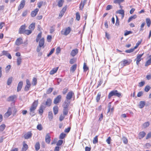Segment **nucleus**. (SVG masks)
Returning <instances> with one entry per match:
<instances>
[{"instance_id": "1", "label": "nucleus", "mask_w": 151, "mask_h": 151, "mask_svg": "<svg viewBox=\"0 0 151 151\" xmlns=\"http://www.w3.org/2000/svg\"><path fill=\"white\" fill-rule=\"evenodd\" d=\"M38 100L35 101L32 104L30 109V114L32 116L35 115V111L38 104Z\"/></svg>"}, {"instance_id": "2", "label": "nucleus", "mask_w": 151, "mask_h": 151, "mask_svg": "<svg viewBox=\"0 0 151 151\" xmlns=\"http://www.w3.org/2000/svg\"><path fill=\"white\" fill-rule=\"evenodd\" d=\"M113 96H116L118 97H120L121 96V94L118 93L116 90H113L109 93L108 96V98L110 99L111 97Z\"/></svg>"}, {"instance_id": "3", "label": "nucleus", "mask_w": 151, "mask_h": 151, "mask_svg": "<svg viewBox=\"0 0 151 151\" xmlns=\"http://www.w3.org/2000/svg\"><path fill=\"white\" fill-rule=\"evenodd\" d=\"M52 103V100L50 98H48L46 101H44L42 105L43 106L45 107L46 108L47 107L50 106Z\"/></svg>"}, {"instance_id": "4", "label": "nucleus", "mask_w": 151, "mask_h": 151, "mask_svg": "<svg viewBox=\"0 0 151 151\" xmlns=\"http://www.w3.org/2000/svg\"><path fill=\"white\" fill-rule=\"evenodd\" d=\"M71 30L70 27H68L65 29V30H63L61 31L62 35H67L69 34Z\"/></svg>"}, {"instance_id": "5", "label": "nucleus", "mask_w": 151, "mask_h": 151, "mask_svg": "<svg viewBox=\"0 0 151 151\" xmlns=\"http://www.w3.org/2000/svg\"><path fill=\"white\" fill-rule=\"evenodd\" d=\"M62 97L60 95H59L55 98L53 101V103L55 104L59 103L61 100Z\"/></svg>"}, {"instance_id": "6", "label": "nucleus", "mask_w": 151, "mask_h": 151, "mask_svg": "<svg viewBox=\"0 0 151 151\" xmlns=\"http://www.w3.org/2000/svg\"><path fill=\"white\" fill-rule=\"evenodd\" d=\"M17 98V96L15 95H14L9 97L7 99L8 101L15 102Z\"/></svg>"}, {"instance_id": "7", "label": "nucleus", "mask_w": 151, "mask_h": 151, "mask_svg": "<svg viewBox=\"0 0 151 151\" xmlns=\"http://www.w3.org/2000/svg\"><path fill=\"white\" fill-rule=\"evenodd\" d=\"M23 43V41L22 38L19 37L17 38L15 42V44L16 45L19 46Z\"/></svg>"}, {"instance_id": "8", "label": "nucleus", "mask_w": 151, "mask_h": 151, "mask_svg": "<svg viewBox=\"0 0 151 151\" xmlns=\"http://www.w3.org/2000/svg\"><path fill=\"white\" fill-rule=\"evenodd\" d=\"M73 94L74 93L72 91L69 92L67 95L66 100H70L71 99Z\"/></svg>"}, {"instance_id": "9", "label": "nucleus", "mask_w": 151, "mask_h": 151, "mask_svg": "<svg viewBox=\"0 0 151 151\" xmlns=\"http://www.w3.org/2000/svg\"><path fill=\"white\" fill-rule=\"evenodd\" d=\"M144 53L142 54L138 55H137V58L135 59L136 60V64L137 65H139L140 61L141 60V57L143 55Z\"/></svg>"}, {"instance_id": "10", "label": "nucleus", "mask_w": 151, "mask_h": 151, "mask_svg": "<svg viewBox=\"0 0 151 151\" xmlns=\"http://www.w3.org/2000/svg\"><path fill=\"white\" fill-rule=\"evenodd\" d=\"M70 100H65L63 104V108H68L70 103Z\"/></svg>"}, {"instance_id": "11", "label": "nucleus", "mask_w": 151, "mask_h": 151, "mask_svg": "<svg viewBox=\"0 0 151 151\" xmlns=\"http://www.w3.org/2000/svg\"><path fill=\"white\" fill-rule=\"evenodd\" d=\"M2 55H5L8 57V58L11 59L12 58V57L10 54L8 53V51L4 50L2 52Z\"/></svg>"}, {"instance_id": "12", "label": "nucleus", "mask_w": 151, "mask_h": 151, "mask_svg": "<svg viewBox=\"0 0 151 151\" xmlns=\"http://www.w3.org/2000/svg\"><path fill=\"white\" fill-rule=\"evenodd\" d=\"M32 133L31 132H29L25 134L24 135V137L25 139H27L31 138L32 136Z\"/></svg>"}, {"instance_id": "13", "label": "nucleus", "mask_w": 151, "mask_h": 151, "mask_svg": "<svg viewBox=\"0 0 151 151\" xmlns=\"http://www.w3.org/2000/svg\"><path fill=\"white\" fill-rule=\"evenodd\" d=\"M26 28L25 25L21 26L19 29V34H23Z\"/></svg>"}, {"instance_id": "14", "label": "nucleus", "mask_w": 151, "mask_h": 151, "mask_svg": "<svg viewBox=\"0 0 151 151\" xmlns=\"http://www.w3.org/2000/svg\"><path fill=\"white\" fill-rule=\"evenodd\" d=\"M25 4V1L24 0H22L20 4L18 7V10H20L22 9L24 6Z\"/></svg>"}, {"instance_id": "15", "label": "nucleus", "mask_w": 151, "mask_h": 151, "mask_svg": "<svg viewBox=\"0 0 151 151\" xmlns=\"http://www.w3.org/2000/svg\"><path fill=\"white\" fill-rule=\"evenodd\" d=\"M78 52V49L77 48L75 49L72 50L70 54L73 57L75 56Z\"/></svg>"}, {"instance_id": "16", "label": "nucleus", "mask_w": 151, "mask_h": 151, "mask_svg": "<svg viewBox=\"0 0 151 151\" xmlns=\"http://www.w3.org/2000/svg\"><path fill=\"white\" fill-rule=\"evenodd\" d=\"M45 142L48 144H49L50 142V137L49 133L46 134L45 136Z\"/></svg>"}, {"instance_id": "17", "label": "nucleus", "mask_w": 151, "mask_h": 151, "mask_svg": "<svg viewBox=\"0 0 151 151\" xmlns=\"http://www.w3.org/2000/svg\"><path fill=\"white\" fill-rule=\"evenodd\" d=\"M23 84V83L22 81H21L19 82L17 87V91L19 92L21 90Z\"/></svg>"}, {"instance_id": "18", "label": "nucleus", "mask_w": 151, "mask_h": 151, "mask_svg": "<svg viewBox=\"0 0 151 151\" xmlns=\"http://www.w3.org/2000/svg\"><path fill=\"white\" fill-rule=\"evenodd\" d=\"M39 11V9L36 8L34 10V11H32L31 13V15L33 17H35L37 14V12Z\"/></svg>"}, {"instance_id": "19", "label": "nucleus", "mask_w": 151, "mask_h": 151, "mask_svg": "<svg viewBox=\"0 0 151 151\" xmlns=\"http://www.w3.org/2000/svg\"><path fill=\"white\" fill-rule=\"evenodd\" d=\"M87 0H83V1H82L80 5V9L81 10H82L84 6L85 3H86Z\"/></svg>"}, {"instance_id": "20", "label": "nucleus", "mask_w": 151, "mask_h": 151, "mask_svg": "<svg viewBox=\"0 0 151 151\" xmlns=\"http://www.w3.org/2000/svg\"><path fill=\"white\" fill-rule=\"evenodd\" d=\"M58 69V67L54 68L52 70H51L50 72V75H53L56 72Z\"/></svg>"}, {"instance_id": "21", "label": "nucleus", "mask_w": 151, "mask_h": 151, "mask_svg": "<svg viewBox=\"0 0 151 151\" xmlns=\"http://www.w3.org/2000/svg\"><path fill=\"white\" fill-rule=\"evenodd\" d=\"M45 108V107L43 106L41 104L40 107V109L39 110V112L40 114H42L43 113V110Z\"/></svg>"}, {"instance_id": "22", "label": "nucleus", "mask_w": 151, "mask_h": 151, "mask_svg": "<svg viewBox=\"0 0 151 151\" xmlns=\"http://www.w3.org/2000/svg\"><path fill=\"white\" fill-rule=\"evenodd\" d=\"M45 42L44 39L43 38L40 40L39 42V46L40 47H42L44 45Z\"/></svg>"}, {"instance_id": "23", "label": "nucleus", "mask_w": 151, "mask_h": 151, "mask_svg": "<svg viewBox=\"0 0 151 151\" xmlns=\"http://www.w3.org/2000/svg\"><path fill=\"white\" fill-rule=\"evenodd\" d=\"M35 23H32L30 25L29 27V28L30 30H31L32 31L34 29H35Z\"/></svg>"}, {"instance_id": "24", "label": "nucleus", "mask_w": 151, "mask_h": 151, "mask_svg": "<svg viewBox=\"0 0 151 151\" xmlns=\"http://www.w3.org/2000/svg\"><path fill=\"white\" fill-rule=\"evenodd\" d=\"M116 12L122 15V19L124 18V11L123 10H118L117 12Z\"/></svg>"}, {"instance_id": "25", "label": "nucleus", "mask_w": 151, "mask_h": 151, "mask_svg": "<svg viewBox=\"0 0 151 151\" xmlns=\"http://www.w3.org/2000/svg\"><path fill=\"white\" fill-rule=\"evenodd\" d=\"M58 107L57 106H55L53 108V111L55 115H56L58 112Z\"/></svg>"}, {"instance_id": "26", "label": "nucleus", "mask_w": 151, "mask_h": 151, "mask_svg": "<svg viewBox=\"0 0 151 151\" xmlns=\"http://www.w3.org/2000/svg\"><path fill=\"white\" fill-rule=\"evenodd\" d=\"M145 105V102L144 101H141L139 102V107L140 108H143Z\"/></svg>"}, {"instance_id": "27", "label": "nucleus", "mask_w": 151, "mask_h": 151, "mask_svg": "<svg viewBox=\"0 0 151 151\" xmlns=\"http://www.w3.org/2000/svg\"><path fill=\"white\" fill-rule=\"evenodd\" d=\"M137 17V16L136 14L134 15L133 16L130 17L128 20V22H130L132 19H134Z\"/></svg>"}, {"instance_id": "28", "label": "nucleus", "mask_w": 151, "mask_h": 151, "mask_svg": "<svg viewBox=\"0 0 151 151\" xmlns=\"http://www.w3.org/2000/svg\"><path fill=\"white\" fill-rule=\"evenodd\" d=\"M124 1V0H114L113 2L115 4H118L120 5L121 3Z\"/></svg>"}, {"instance_id": "29", "label": "nucleus", "mask_w": 151, "mask_h": 151, "mask_svg": "<svg viewBox=\"0 0 151 151\" xmlns=\"http://www.w3.org/2000/svg\"><path fill=\"white\" fill-rule=\"evenodd\" d=\"M11 114V111L9 110L5 114L4 117L6 118H7Z\"/></svg>"}, {"instance_id": "30", "label": "nucleus", "mask_w": 151, "mask_h": 151, "mask_svg": "<svg viewBox=\"0 0 151 151\" xmlns=\"http://www.w3.org/2000/svg\"><path fill=\"white\" fill-rule=\"evenodd\" d=\"M28 145L26 144H24L23 147L22 148V150L23 151H26L28 149Z\"/></svg>"}, {"instance_id": "31", "label": "nucleus", "mask_w": 151, "mask_h": 151, "mask_svg": "<svg viewBox=\"0 0 151 151\" xmlns=\"http://www.w3.org/2000/svg\"><path fill=\"white\" fill-rule=\"evenodd\" d=\"M64 1L63 0H60L58 3V5L59 7H61L62 6Z\"/></svg>"}, {"instance_id": "32", "label": "nucleus", "mask_w": 151, "mask_h": 151, "mask_svg": "<svg viewBox=\"0 0 151 151\" xmlns=\"http://www.w3.org/2000/svg\"><path fill=\"white\" fill-rule=\"evenodd\" d=\"M6 125L4 124H3L0 126V132H2L5 129Z\"/></svg>"}, {"instance_id": "33", "label": "nucleus", "mask_w": 151, "mask_h": 151, "mask_svg": "<svg viewBox=\"0 0 151 151\" xmlns=\"http://www.w3.org/2000/svg\"><path fill=\"white\" fill-rule=\"evenodd\" d=\"M35 147L36 150H38L40 148V144L39 142H37L35 146Z\"/></svg>"}, {"instance_id": "34", "label": "nucleus", "mask_w": 151, "mask_h": 151, "mask_svg": "<svg viewBox=\"0 0 151 151\" xmlns=\"http://www.w3.org/2000/svg\"><path fill=\"white\" fill-rule=\"evenodd\" d=\"M150 125V123L147 122L144 123L143 124V127L144 128H146L148 127Z\"/></svg>"}, {"instance_id": "35", "label": "nucleus", "mask_w": 151, "mask_h": 151, "mask_svg": "<svg viewBox=\"0 0 151 151\" xmlns=\"http://www.w3.org/2000/svg\"><path fill=\"white\" fill-rule=\"evenodd\" d=\"M32 32V31L31 30H25L24 33L23 34H26L27 35H29L31 34Z\"/></svg>"}, {"instance_id": "36", "label": "nucleus", "mask_w": 151, "mask_h": 151, "mask_svg": "<svg viewBox=\"0 0 151 151\" xmlns=\"http://www.w3.org/2000/svg\"><path fill=\"white\" fill-rule=\"evenodd\" d=\"M146 134L143 131L140 132L139 133V135L141 138H143L145 136Z\"/></svg>"}, {"instance_id": "37", "label": "nucleus", "mask_w": 151, "mask_h": 151, "mask_svg": "<svg viewBox=\"0 0 151 151\" xmlns=\"http://www.w3.org/2000/svg\"><path fill=\"white\" fill-rule=\"evenodd\" d=\"M48 116L49 119L51 120L53 118V115L52 111H50L48 113Z\"/></svg>"}, {"instance_id": "38", "label": "nucleus", "mask_w": 151, "mask_h": 151, "mask_svg": "<svg viewBox=\"0 0 151 151\" xmlns=\"http://www.w3.org/2000/svg\"><path fill=\"white\" fill-rule=\"evenodd\" d=\"M76 65L75 64L72 66L71 67L70 70L73 72H74L76 70Z\"/></svg>"}, {"instance_id": "39", "label": "nucleus", "mask_w": 151, "mask_h": 151, "mask_svg": "<svg viewBox=\"0 0 151 151\" xmlns=\"http://www.w3.org/2000/svg\"><path fill=\"white\" fill-rule=\"evenodd\" d=\"M83 69L84 71H86L88 69V68L87 66L85 63L83 64Z\"/></svg>"}, {"instance_id": "40", "label": "nucleus", "mask_w": 151, "mask_h": 151, "mask_svg": "<svg viewBox=\"0 0 151 151\" xmlns=\"http://www.w3.org/2000/svg\"><path fill=\"white\" fill-rule=\"evenodd\" d=\"M22 62V59L20 57H18L17 59V64L18 65H19Z\"/></svg>"}, {"instance_id": "41", "label": "nucleus", "mask_w": 151, "mask_h": 151, "mask_svg": "<svg viewBox=\"0 0 151 151\" xmlns=\"http://www.w3.org/2000/svg\"><path fill=\"white\" fill-rule=\"evenodd\" d=\"M146 22L147 24V26L148 27H149L151 24V21L150 19L149 18H147L146 19Z\"/></svg>"}, {"instance_id": "42", "label": "nucleus", "mask_w": 151, "mask_h": 151, "mask_svg": "<svg viewBox=\"0 0 151 151\" xmlns=\"http://www.w3.org/2000/svg\"><path fill=\"white\" fill-rule=\"evenodd\" d=\"M122 140L124 144H127L128 142V140L126 137H123L122 139Z\"/></svg>"}, {"instance_id": "43", "label": "nucleus", "mask_w": 151, "mask_h": 151, "mask_svg": "<svg viewBox=\"0 0 151 151\" xmlns=\"http://www.w3.org/2000/svg\"><path fill=\"white\" fill-rule=\"evenodd\" d=\"M37 83V79L35 78H33L32 80V84L33 86H35Z\"/></svg>"}, {"instance_id": "44", "label": "nucleus", "mask_w": 151, "mask_h": 151, "mask_svg": "<svg viewBox=\"0 0 151 151\" xmlns=\"http://www.w3.org/2000/svg\"><path fill=\"white\" fill-rule=\"evenodd\" d=\"M68 112V108H64L63 110V114L64 115H67Z\"/></svg>"}, {"instance_id": "45", "label": "nucleus", "mask_w": 151, "mask_h": 151, "mask_svg": "<svg viewBox=\"0 0 151 151\" xmlns=\"http://www.w3.org/2000/svg\"><path fill=\"white\" fill-rule=\"evenodd\" d=\"M101 93H99L97 95V96L96 97V99L97 102H98L100 99V96H101Z\"/></svg>"}, {"instance_id": "46", "label": "nucleus", "mask_w": 151, "mask_h": 151, "mask_svg": "<svg viewBox=\"0 0 151 151\" xmlns=\"http://www.w3.org/2000/svg\"><path fill=\"white\" fill-rule=\"evenodd\" d=\"M93 144H95L98 142V136H96L94 138L93 140Z\"/></svg>"}, {"instance_id": "47", "label": "nucleus", "mask_w": 151, "mask_h": 151, "mask_svg": "<svg viewBox=\"0 0 151 151\" xmlns=\"http://www.w3.org/2000/svg\"><path fill=\"white\" fill-rule=\"evenodd\" d=\"M31 85H26L24 88V90L26 91H27L29 90Z\"/></svg>"}, {"instance_id": "48", "label": "nucleus", "mask_w": 151, "mask_h": 151, "mask_svg": "<svg viewBox=\"0 0 151 151\" xmlns=\"http://www.w3.org/2000/svg\"><path fill=\"white\" fill-rule=\"evenodd\" d=\"M80 15L78 12H77L76 13V19L78 20L79 21L80 20Z\"/></svg>"}, {"instance_id": "49", "label": "nucleus", "mask_w": 151, "mask_h": 151, "mask_svg": "<svg viewBox=\"0 0 151 151\" xmlns=\"http://www.w3.org/2000/svg\"><path fill=\"white\" fill-rule=\"evenodd\" d=\"M63 142V141L62 140H59L57 142L56 145L57 146H60L62 145Z\"/></svg>"}, {"instance_id": "50", "label": "nucleus", "mask_w": 151, "mask_h": 151, "mask_svg": "<svg viewBox=\"0 0 151 151\" xmlns=\"http://www.w3.org/2000/svg\"><path fill=\"white\" fill-rule=\"evenodd\" d=\"M12 81V78H9L7 81V84L8 85H9L11 83Z\"/></svg>"}, {"instance_id": "51", "label": "nucleus", "mask_w": 151, "mask_h": 151, "mask_svg": "<svg viewBox=\"0 0 151 151\" xmlns=\"http://www.w3.org/2000/svg\"><path fill=\"white\" fill-rule=\"evenodd\" d=\"M55 50V48H53L50 51V52L48 55H47V56L48 57H49L51 55H52L53 53L54 52V51Z\"/></svg>"}, {"instance_id": "52", "label": "nucleus", "mask_w": 151, "mask_h": 151, "mask_svg": "<svg viewBox=\"0 0 151 151\" xmlns=\"http://www.w3.org/2000/svg\"><path fill=\"white\" fill-rule=\"evenodd\" d=\"M65 134L64 133H61L59 136V138L60 139H63L65 137Z\"/></svg>"}, {"instance_id": "53", "label": "nucleus", "mask_w": 151, "mask_h": 151, "mask_svg": "<svg viewBox=\"0 0 151 151\" xmlns=\"http://www.w3.org/2000/svg\"><path fill=\"white\" fill-rule=\"evenodd\" d=\"M53 88H50L47 89V91L46 92V93L47 94H50L52 91Z\"/></svg>"}, {"instance_id": "54", "label": "nucleus", "mask_w": 151, "mask_h": 151, "mask_svg": "<svg viewBox=\"0 0 151 151\" xmlns=\"http://www.w3.org/2000/svg\"><path fill=\"white\" fill-rule=\"evenodd\" d=\"M150 87L149 86H145V91L147 92L150 89Z\"/></svg>"}, {"instance_id": "55", "label": "nucleus", "mask_w": 151, "mask_h": 151, "mask_svg": "<svg viewBox=\"0 0 151 151\" xmlns=\"http://www.w3.org/2000/svg\"><path fill=\"white\" fill-rule=\"evenodd\" d=\"M132 33V32L131 31H128L126 30L125 31V33H124V35L125 36H126L129 34Z\"/></svg>"}, {"instance_id": "56", "label": "nucleus", "mask_w": 151, "mask_h": 151, "mask_svg": "<svg viewBox=\"0 0 151 151\" xmlns=\"http://www.w3.org/2000/svg\"><path fill=\"white\" fill-rule=\"evenodd\" d=\"M47 41L48 42H50L52 39V36L51 35H48L47 37Z\"/></svg>"}, {"instance_id": "57", "label": "nucleus", "mask_w": 151, "mask_h": 151, "mask_svg": "<svg viewBox=\"0 0 151 151\" xmlns=\"http://www.w3.org/2000/svg\"><path fill=\"white\" fill-rule=\"evenodd\" d=\"M112 6L111 5H108L106 7V10H110V9H112Z\"/></svg>"}, {"instance_id": "58", "label": "nucleus", "mask_w": 151, "mask_h": 151, "mask_svg": "<svg viewBox=\"0 0 151 151\" xmlns=\"http://www.w3.org/2000/svg\"><path fill=\"white\" fill-rule=\"evenodd\" d=\"M116 21L115 25L116 26H119V21L118 17L116 16Z\"/></svg>"}, {"instance_id": "59", "label": "nucleus", "mask_w": 151, "mask_h": 151, "mask_svg": "<svg viewBox=\"0 0 151 151\" xmlns=\"http://www.w3.org/2000/svg\"><path fill=\"white\" fill-rule=\"evenodd\" d=\"M61 51V49L60 47H57V48L56 49V54H58L60 53Z\"/></svg>"}, {"instance_id": "60", "label": "nucleus", "mask_w": 151, "mask_h": 151, "mask_svg": "<svg viewBox=\"0 0 151 151\" xmlns=\"http://www.w3.org/2000/svg\"><path fill=\"white\" fill-rule=\"evenodd\" d=\"M151 63V60L149 59L146 62L145 64V66H148L150 65Z\"/></svg>"}, {"instance_id": "61", "label": "nucleus", "mask_w": 151, "mask_h": 151, "mask_svg": "<svg viewBox=\"0 0 151 151\" xmlns=\"http://www.w3.org/2000/svg\"><path fill=\"white\" fill-rule=\"evenodd\" d=\"M134 51L133 50V49L132 48H131L130 49L126 50L125 51V52L126 53H130L133 52Z\"/></svg>"}, {"instance_id": "62", "label": "nucleus", "mask_w": 151, "mask_h": 151, "mask_svg": "<svg viewBox=\"0 0 151 151\" xmlns=\"http://www.w3.org/2000/svg\"><path fill=\"white\" fill-rule=\"evenodd\" d=\"M67 9V7L66 6H65L64 7L62 10L61 11V12L63 13V14H64L65 12Z\"/></svg>"}, {"instance_id": "63", "label": "nucleus", "mask_w": 151, "mask_h": 151, "mask_svg": "<svg viewBox=\"0 0 151 151\" xmlns=\"http://www.w3.org/2000/svg\"><path fill=\"white\" fill-rule=\"evenodd\" d=\"M145 83V82L144 81H141L139 83V86L140 87H142L144 85Z\"/></svg>"}, {"instance_id": "64", "label": "nucleus", "mask_w": 151, "mask_h": 151, "mask_svg": "<svg viewBox=\"0 0 151 151\" xmlns=\"http://www.w3.org/2000/svg\"><path fill=\"white\" fill-rule=\"evenodd\" d=\"M151 137V132L148 133L146 137V139H147Z\"/></svg>"}]
</instances>
